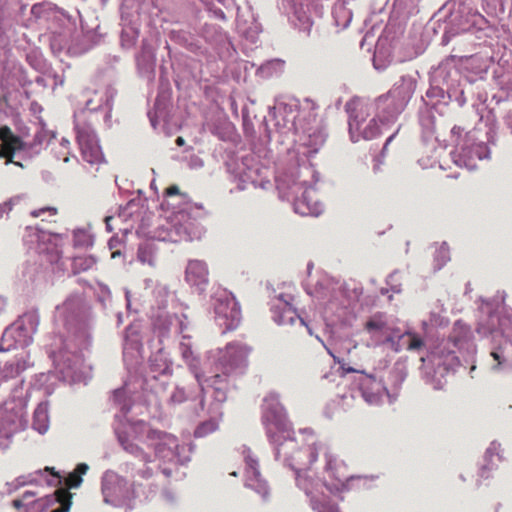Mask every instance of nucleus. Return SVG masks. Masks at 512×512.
Here are the masks:
<instances>
[{"instance_id": "nucleus-1", "label": "nucleus", "mask_w": 512, "mask_h": 512, "mask_svg": "<svg viewBox=\"0 0 512 512\" xmlns=\"http://www.w3.org/2000/svg\"><path fill=\"white\" fill-rule=\"evenodd\" d=\"M253 348L246 343L234 341L228 343L218 359V369L221 371V380L215 385L216 397L224 401L226 396L218 384L224 381L223 376L243 375L249 366V356Z\"/></svg>"}, {"instance_id": "nucleus-2", "label": "nucleus", "mask_w": 512, "mask_h": 512, "mask_svg": "<svg viewBox=\"0 0 512 512\" xmlns=\"http://www.w3.org/2000/svg\"><path fill=\"white\" fill-rule=\"evenodd\" d=\"M327 447L317 441L311 435L307 443L298 446L295 440L289 439L280 444L277 450V456H284L288 465L296 471H303L311 469V466L316 462L320 451L325 452Z\"/></svg>"}, {"instance_id": "nucleus-3", "label": "nucleus", "mask_w": 512, "mask_h": 512, "mask_svg": "<svg viewBox=\"0 0 512 512\" xmlns=\"http://www.w3.org/2000/svg\"><path fill=\"white\" fill-rule=\"evenodd\" d=\"M297 486L310 498V505L315 512H340L338 506L324 495L321 488L324 481L316 478L315 473L309 470L296 471Z\"/></svg>"}, {"instance_id": "nucleus-4", "label": "nucleus", "mask_w": 512, "mask_h": 512, "mask_svg": "<svg viewBox=\"0 0 512 512\" xmlns=\"http://www.w3.org/2000/svg\"><path fill=\"white\" fill-rule=\"evenodd\" d=\"M325 467L327 477L324 480V486L333 495H338L348 490V482L353 479L348 466L344 461L332 455L329 449L324 452Z\"/></svg>"}, {"instance_id": "nucleus-5", "label": "nucleus", "mask_w": 512, "mask_h": 512, "mask_svg": "<svg viewBox=\"0 0 512 512\" xmlns=\"http://www.w3.org/2000/svg\"><path fill=\"white\" fill-rule=\"evenodd\" d=\"M351 106H353V108L351 109L350 112V131L356 130L360 132L362 134V137L367 140L377 137L381 132L379 126V116L377 118L374 117L370 119L367 125L362 127L366 120V117L369 115L370 105L362 101H353L352 103L348 104L349 108Z\"/></svg>"}, {"instance_id": "nucleus-6", "label": "nucleus", "mask_w": 512, "mask_h": 512, "mask_svg": "<svg viewBox=\"0 0 512 512\" xmlns=\"http://www.w3.org/2000/svg\"><path fill=\"white\" fill-rule=\"evenodd\" d=\"M216 320L226 331L234 330L241 322V309L234 297L219 299L215 306Z\"/></svg>"}, {"instance_id": "nucleus-7", "label": "nucleus", "mask_w": 512, "mask_h": 512, "mask_svg": "<svg viewBox=\"0 0 512 512\" xmlns=\"http://www.w3.org/2000/svg\"><path fill=\"white\" fill-rule=\"evenodd\" d=\"M179 349L182 359L188 365L191 372L194 374L201 390L204 389V385L215 386L219 382V380H221L222 376L219 373L211 377H205L204 374L200 372L199 357L194 354L190 343L182 341L180 343Z\"/></svg>"}, {"instance_id": "nucleus-8", "label": "nucleus", "mask_w": 512, "mask_h": 512, "mask_svg": "<svg viewBox=\"0 0 512 512\" xmlns=\"http://www.w3.org/2000/svg\"><path fill=\"white\" fill-rule=\"evenodd\" d=\"M77 140L82 158L90 163L97 164L103 161V153L93 131L81 129L78 131Z\"/></svg>"}, {"instance_id": "nucleus-9", "label": "nucleus", "mask_w": 512, "mask_h": 512, "mask_svg": "<svg viewBox=\"0 0 512 512\" xmlns=\"http://www.w3.org/2000/svg\"><path fill=\"white\" fill-rule=\"evenodd\" d=\"M359 388L362 392L363 398L369 404H376L380 402L383 394L387 393L382 381L377 380L373 375L361 372L359 379Z\"/></svg>"}, {"instance_id": "nucleus-10", "label": "nucleus", "mask_w": 512, "mask_h": 512, "mask_svg": "<svg viewBox=\"0 0 512 512\" xmlns=\"http://www.w3.org/2000/svg\"><path fill=\"white\" fill-rule=\"evenodd\" d=\"M164 194L169 197L176 195L180 196L181 201L185 205L184 208L177 212V217H180L181 219L188 218L197 220L203 218L207 214L202 205L193 204L190 202L188 200V195L186 193H181L177 185H171L167 187L164 191Z\"/></svg>"}, {"instance_id": "nucleus-11", "label": "nucleus", "mask_w": 512, "mask_h": 512, "mask_svg": "<svg viewBox=\"0 0 512 512\" xmlns=\"http://www.w3.org/2000/svg\"><path fill=\"white\" fill-rule=\"evenodd\" d=\"M0 141V158L6 159L7 164L12 163L14 153L24 148L23 140L5 125L0 127Z\"/></svg>"}, {"instance_id": "nucleus-12", "label": "nucleus", "mask_w": 512, "mask_h": 512, "mask_svg": "<svg viewBox=\"0 0 512 512\" xmlns=\"http://www.w3.org/2000/svg\"><path fill=\"white\" fill-rule=\"evenodd\" d=\"M82 481V477L78 473H70L65 479L66 488H59L54 492V500L60 506L51 512H69L72 504V494L69 489L79 487Z\"/></svg>"}, {"instance_id": "nucleus-13", "label": "nucleus", "mask_w": 512, "mask_h": 512, "mask_svg": "<svg viewBox=\"0 0 512 512\" xmlns=\"http://www.w3.org/2000/svg\"><path fill=\"white\" fill-rule=\"evenodd\" d=\"M57 235L41 232L38 236V251L45 254L47 261L57 263L62 257V249Z\"/></svg>"}, {"instance_id": "nucleus-14", "label": "nucleus", "mask_w": 512, "mask_h": 512, "mask_svg": "<svg viewBox=\"0 0 512 512\" xmlns=\"http://www.w3.org/2000/svg\"><path fill=\"white\" fill-rule=\"evenodd\" d=\"M272 312L274 321L279 325H292L297 319L304 323L291 302L285 300L283 295L279 296L278 304L274 305Z\"/></svg>"}, {"instance_id": "nucleus-15", "label": "nucleus", "mask_w": 512, "mask_h": 512, "mask_svg": "<svg viewBox=\"0 0 512 512\" xmlns=\"http://www.w3.org/2000/svg\"><path fill=\"white\" fill-rule=\"evenodd\" d=\"M208 267L204 261L191 260L189 261L186 271L185 280L193 286H202L208 283Z\"/></svg>"}, {"instance_id": "nucleus-16", "label": "nucleus", "mask_w": 512, "mask_h": 512, "mask_svg": "<svg viewBox=\"0 0 512 512\" xmlns=\"http://www.w3.org/2000/svg\"><path fill=\"white\" fill-rule=\"evenodd\" d=\"M148 437L160 440L155 447V453L159 458L166 459L174 456V448L177 447V440L174 436L153 430L149 432Z\"/></svg>"}, {"instance_id": "nucleus-17", "label": "nucleus", "mask_w": 512, "mask_h": 512, "mask_svg": "<svg viewBox=\"0 0 512 512\" xmlns=\"http://www.w3.org/2000/svg\"><path fill=\"white\" fill-rule=\"evenodd\" d=\"M485 464L480 468L479 476L483 479L490 477V472L497 467V463L502 461L501 445L492 442L484 455Z\"/></svg>"}, {"instance_id": "nucleus-18", "label": "nucleus", "mask_w": 512, "mask_h": 512, "mask_svg": "<svg viewBox=\"0 0 512 512\" xmlns=\"http://www.w3.org/2000/svg\"><path fill=\"white\" fill-rule=\"evenodd\" d=\"M376 105L382 113L379 115V120L382 124H388L393 121L400 112L399 108L395 106L394 100L390 94L379 97L376 101Z\"/></svg>"}, {"instance_id": "nucleus-19", "label": "nucleus", "mask_w": 512, "mask_h": 512, "mask_svg": "<svg viewBox=\"0 0 512 512\" xmlns=\"http://www.w3.org/2000/svg\"><path fill=\"white\" fill-rule=\"evenodd\" d=\"M264 423L268 436L275 442V428L279 431L285 432L289 430V423L285 415L277 414L275 411L266 413L264 415Z\"/></svg>"}, {"instance_id": "nucleus-20", "label": "nucleus", "mask_w": 512, "mask_h": 512, "mask_svg": "<svg viewBox=\"0 0 512 512\" xmlns=\"http://www.w3.org/2000/svg\"><path fill=\"white\" fill-rule=\"evenodd\" d=\"M96 259L91 255L76 256L72 260L71 270L74 275L87 272L96 265Z\"/></svg>"}, {"instance_id": "nucleus-21", "label": "nucleus", "mask_w": 512, "mask_h": 512, "mask_svg": "<svg viewBox=\"0 0 512 512\" xmlns=\"http://www.w3.org/2000/svg\"><path fill=\"white\" fill-rule=\"evenodd\" d=\"M36 494L32 491H26L22 494L21 498L14 499L12 501V506L16 509H20L24 506H28L30 504H33L37 507H42L43 503L41 500H34V497Z\"/></svg>"}, {"instance_id": "nucleus-22", "label": "nucleus", "mask_w": 512, "mask_h": 512, "mask_svg": "<svg viewBox=\"0 0 512 512\" xmlns=\"http://www.w3.org/2000/svg\"><path fill=\"white\" fill-rule=\"evenodd\" d=\"M408 338L407 350L409 351H419L424 346V340L415 332L406 331L400 336V339Z\"/></svg>"}, {"instance_id": "nucleus-23", "label": "nucleus", "mask_w": 512, "mask_h": 512, "mask_svg": "<svg viewBox=\"0 0 512 512\" xmlns=\"http://www.w3.org/2000/svg\"><path fill=\"white\" fill-rule=\"evenodd\" d=\"M387 324L380 316H374L365 323V330L373 335L383 333Z\"/></svg>"}, {"instance_id": "nucleus-24", "label": "nucleus", "mask_w": 512, "mask_h": 512, "mask_svg": "<svg viewBox=\"0 0 512 512\" xmlns=\"http://www.w3.org/2000/svg\"><path fill=\"white\" fill-rule=\"evenodd\" d=\"M218 428V423L214 419H210L202 422L195 430V437H205L210 433H213Z\"/></svg>"}, {"instance_id": "nucleus-25", "label": "nucleus", "mask_w": 512, "mask_h": 512, "mask_svg": "<svg viewBox=\"0 0 512 512\" xmlns=\"http://www.w3.org/2000/svg\"><path fill=\"white\" fill-rule=\"evenodd\" d=\"M58 214V209L54 206H44L34 209L30 212L33 218H42V221L48 220L50 217H55Z\"/></svg>"}, {"instance_id": "nucleus-26", "label": "nucleus", "mask_w": 512, "mask_h": 512, "mask_svg": "<svg viewBox=\"0 0 512 512\" xmlns=\"http://www.w3.org/2000/svg\"><path fill=\"white\" fill-rule=\"evenodd\" d=\"M458 178V175L447 176V179L444 183V187L448 190H457L462 186L461 183H458Z\"/></svg>"}, {"instance_id": "nucleus-27", "label": "nucleus", "mask_w": 512, "mask_h": 512, "mask_svg": "<svg viewBox=\"0 0 512 512\" xmlns=\"http://www.w3.org/2000/svg\"><path fill=\"white\" fill-rule=\"evenodd\" d=\"M123 448L129 452L132 455H135L138 457V455L141 452V448L137 446L136 444L130 443L128 441H122Z\"/></svg>"}, {"instance_id": "nucleus-28", "label": "nucleus", "mask_w": 512, "mask_h": 512, "mask_svg": "<svg viewBox=\"0 0 512 512\" xmlns=\"http://www.w3.org/2000/svg\"><path fill=\"white\" fill-rule=\"evenodd\" d=\"M491 356L496 361V364L493 366L494 370H499L501 368V365L505 362L504 357L502 354L498 351H492Z\"/></svg>"}, {"instance_id": "nucleus-29", "label": "nucleus", "mask_w": 512, "mask_h": 512, "mask_svg": "<svg viewBox=\"0 0 512 512\" xmlns=\"http://www.w3.org/2000/svg\"><path fill=\"white\" fill-rule=\"evenodd\" d=\"M437 257L442 259V263L439 264V268L449 259L448 257V248L444 245L440 246L437 250Z\"/></svg>"}, {"instance_id": "nucleus-30", "label": "nucleus", "mask_w": 512, "mask_h": 512, "mask_svg": "<svg viewBox=\"0 0 512 512\" xmlns=\"http://www.w3.org/2000/svg\"><path fill=\"white\" fill-rule=\"evenodd\" d=\"M24 326V320L23 318H20L17 320L9 329H7L4 333V336H7L9 333H11L13 330H22Z\"/></svg>"}, {"instance_id": "nucleus-31", "label": "nucleus", "mask_w": 512, "mask_h": 512, "mask_svg": "<svg viewBox=\"0 0 512 512\" xmlns=\"http://www.w3.org/2000/svg\"><path fill=\"white\" fill-rule=\"evenodd\" d=\"M340 365V368L341 370L343 371V374H348V373H354V372H357V373H361L362 371H359V370H356L354 369L353 367H350V366H347L343 360H341V363L339 364Z\"/></svg>"}, {"instance_id": "nucleus-32", "label": "nucleus", "mask_w": 512, "mask_h": 512, "mask_svg": "<svg viewBox=\"0 0 512 512\" xmlns=\"http://www.w3.org/2000/svg\"><path fill=\"white\" fill-rule=\"evenodd\" d=\"M88 470V466L85 463H80L77 465L76 469L73 471L74 473H78L80 476L85 474Z\"/></svg>"}, {"instance_id": "nucleus-33", "label": "nucleus", "mask_w": 512, "mask_h": 512, "mask_svg": "<svg viewBox=\"0 0 512 512\" xmlns=\"http://www.w3.org/2000/svg\"><path fill=\"white\" fill-rule=\"evenodd\" d=\"M138 457L141 458L142 461H144L145 463H148V462H151V458H150V455H148L147 453H145L143 450H141L140 454L138 455Z\"/></svg>"}, {"instance_id": "nucleus-34", "label": "nucleus", "mask_w": 512, "mask_h": 512, "mask_svg": "<svg viewBox=\"0 0 512 512\" xmlns=\"http://www.w3.org/2000/svg\"><path fill=\"white\" fill-rule=\"evenodd\" d=\"M246 462L253 470H256V467L258 465L256 460L252 459L251 457H247Z\"/></svg>"}, {"instance_id": "nucleus-35", "label": "nucleus", "mask_w": 512, "mask_h": 512, "mask_svg": "<svg viewBox=\"0 0 512 512\" xmlns=\"http://www.w3.org/2000/svg\"><path fill=\"white\" fill-rule=\"evenodd\" d=\"M45 470L50 472L56 478H58V483H61V476L58 474V472L54 470L53 467H46Z\"/></svg>"}, {"instance_id": "nucleus-36", "label": "nucleus", "mask_w": 512, "mask_h": 512, "mask_svg": "<svg viewBox=\"0 0 512 512\" xmlns=\"http://www.w3.org/2000/svg\"><path fill=\"white\" fill-rule=\"evenodd\" d=\"M140 474L143 478H150L153 474V471L150 468H146L145 470H142Z\"/></svg>"}, {"instance_id": "nucleus-37", "label": "nucleus", "mask_w": 512, "mask_h": 512, "mask_svg": "<svg viewBox=\"0 0 512 512\" xmlns=\"http://www.w3.org/2000/svg\"><path fill=\"white\" fill-rule=\"evenodd\" d=\"M326 349H327L328 354L333 358L334 362L340 364L341 359L338 356H336L331 349H329V348H326Z\"/></svg>"}, {"instance_id": "nucleus-38", "label": "nucleus", "mask_w": 512, "mask_h": 512, "mask_svg": "<svg viewBox=\"0 0 512 512\" xmlns=\"http://www.w3.org/2000/svg\"><path fill=\"white\" fill-rule=\"evenodd\" d=\"M175 142H176V144H177L178 146H183V145H184V143H185V140H184L182 137H177V139H176V141H175Z\"/></svg>"}, {"instance_id": "nucleus-39", "label": "nucleus", "mask_w": 512, "mask_h": 512, "mask_svg": "<svg viewBox=\"0 0 512 512\" xmlns=\"http://www.w3.org/2000/svg\"><path fill=\"white\" fill-rule=\"evenodd\" d=\"M395 137V134L391 135L385 142L384 148H387V146L391 143L393 138Z\"/></svg>"}, {"instance_id": "nucleus-40", "label": "nucleus", "mask_w": 512, "mask_h": 512, "mask_svg": "<svg viewBox=\"0 0 512 512\" xmlns=\"http://www.w3.org/2000/svg\"><path fill=\"white\" fill-rule=\"evenodd\" d=\"M40 416L46 417V415L44 414V412H38V411H36V412H35V418H38V417H40Z\"/></svg>"}, {"instance_id": "nucleus-41", "label": "nucleus", "mask_w": 512, "mask_h": 512, "mask_svg": "<svg viewBox=\"0 0 512 512\" xmlns=\"http://www.w3.org/2000/svg\"><path fill=\"white\" fill-rule=\"evenodd\" d=\"M275 65H276L278 68H282V66H283V62H281V61H276V62H275Z\"/></svg>"}, {"instance_id": "nucleus-42", "label": "nucleus", "mask_w": 512, "mask_h": 512, "mask_svg": "<svg viewBox=\"0 0 512 512\" xmlns=\"http://www.w3.org/2000/svg\"><path fill=\"white\" fill-rule=\"evenodd\" d=\"M118 254H119V252H113V253H112V257H113V258H114V257H118Z\"/></svg>"}, {"instance_id": "nucleus-43", "label": "nucleus", "mask_w": 512, "mask_h": 512, "mask_svg": "<svg viewBox=\"0 0 512 512\" xmlns=\"http://www.w3.org/2000/svg\"><path fill=\"white\" fill-rule=\"evenodd\" d=\"M118 254H119V252H113V253H112V257H113V258H114V257H118Z\"/></svg>"}, {"instance_id": "nucleus-44", "label": "nucleus", "mask_w": 512, "mask_h": 512, "mask_svg": "<svg viewBox=\"0 0 512 512\" xmlns=\"http://www.w3.org/2000/svg\"><path fill=\"white\" fill-rule=\"evenodd\" d=\"M45 430H46V427H44L43 430H41V428H38V431H40V432H44Z\"/></svg>"}]
</instances>
